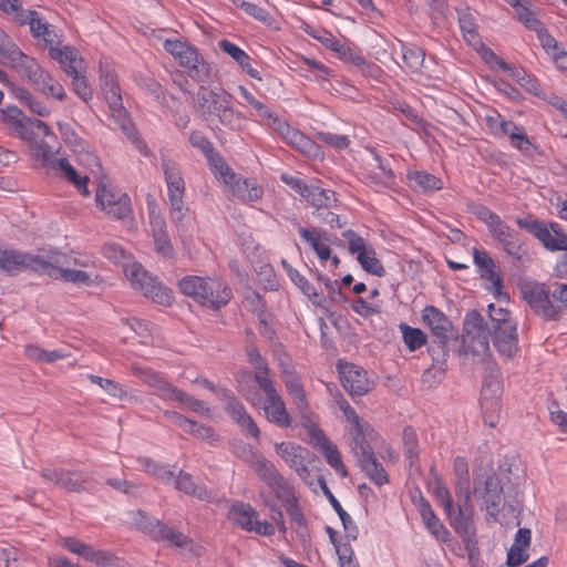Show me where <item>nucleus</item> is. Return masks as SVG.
Returning <instances> with one entry per match:
<instances>
[{
    "label": "nucleus",
    "mask_w": 567,
    "mask_h": 567,
    "mask_svg": "<svg viewBox=\"0 0 567 567\" xmlns=\"http://www.w3.org/2000/svg\"><path fill=\"white\" fill-rule=\"evenodd\" d=\"M39 269L53 279L79 286H91L97 279L93 256L82 252L65 254L50 251L44 258L37 259Z\"/></svg>",
    "instance_id": "f257e3e1"
},
{
    "label": "nucleus",
    "mask_w": 567,
    "mask_h": 567,
    "mask_svg": "<svg viewBox=\"0 0 567 567\" xmlns=\"http://www.w3.org/2000/svg\"><path fill=\"white\" fill-rule=\"evenodd\" d=\"M178 288L194 302L213 311L226 307L233 298L229 285L217 276L187 275L178 280Z\"/></svg>",
    "instance_id": "f03ea898"
},
{
    "label": "nucleus",
    "mask_w": 567,
    "mask_h": 567,
    "mask_svg": "<svg viewBox=\"0 0 567 567\" xmlns=\"http://www.w3.org/2000/svg\"><path fill=\"white\" fill-rule=\"evenodd\" d=\"M257 386L239 381V391L252 406L261 408L269 422L279 427H289L292 420L275 382L270 378L259 375Z\"/></svg>",
    "instance_id": "7ed1b4c3"
},
{
    "label": "nucleus",
    "mask_w": 567,
    "mask_h": 567,
    "mask_svg": "<svg viewBox=\"0 0 567 567\" xmlns=\"http://www.w3.org/2000/svg\"><path fill=\"white\" fill-rule=\"evenodd\" d=\"M0 12L17 24H29L32 37L43 41L49 54L62 45V30L44 22L37 11L24 10L21 2H0Z\"/></svg>",
    "instance_id": "20e7f679"
},
{
    "label": "nucleus",
    "mask_w": 567,
    "mask_h": 567,
    "mask_svg": "<svg viewBox=\"0 0 567 567\" xmlns=\"http://www.w3.org/2000/svg\"><path fill=\"white\" fill-rule=\"evenodd\" d=\"M100 86L109 106L110 116L120 128L126 131L130 125L128 114L123 105L121 89L113 62L107 58L100 60Z\"/></svg>",
    "instance_id": "39448f33"
},
{
    "label": "nucleus",
    "mask_w": 567,
    "mask_h": 567,
    "mask_svg": "<svg viewBox=\"0 0 567 567\" xmlns=\"http://www.w3.org/2000/svg\"><path fill=\"white\" fill-rule=\"evenodd\" d=\"M434 495L440 504L443 506L450 525L460 535H466L470 530V525L473 517V506L471 504V492H461L458 503L453 504L452 496L449 488L437 481L434 486Z\"/></svg>",
    "instance_id": "423d86ee"
},
{
    "label": "nucleus",
    "mask_w": 567,
    "mask_h": 567,
    "mask_svg": "<svg viewBox=\"0 0 567 567\" xmlns=\"http://www.w3.org/2000/svg\"><path fill=\"white\" fill-rule=\"evenodd\" d=\"M123 272L131 286L162 306H171L173 302L172 290L163 286L155 277L151 276L143 266L134 259L124 265Z\"/></svg>",
    "instance_id": "0eeeda50"
},
{
    "label": "nucleus",
    "mask_w": 567,
    "mask_h": 567,
    "mask_svg": "<svg viewBox=\"0 0 567 567\" xmlns=\"http://www.w3.org/2000/svg\"><path fill=\"white\" fill-rule=\"evenodd\" d=\"M476 216L486 225L492 237L502 246L503 250L508 256L516 260L522 259V243L515 229L487 207L481 206L476 210Z\"/></svg>",
    "instance_id": "6e6552de"
},
{
    "label": "nucleus",
    "mask_w": 567,
    "mask_h": 567,
    "mask_svg": "<svg viewBox=\"0 0 567 567\" xmlns=\"http://www.w3.org/2000/svg\"><path fill=\"white\" fill-rule=\"evenodd\" d=\"M516 224L532 234L547 251H567V233L559 223L518 218Z\"/></svg>",
    "instance_id": "1a4fd4ad"
},
{
    "label": "nucleus",
    "mask_w": 567,
    "mask_h": 567,
    "mask_svg": "<svg viewBox=\"0 0 567 567\" xmlns=\"http://www.w3.org/2000/svg\"><path fill=\"white\" fill-rule=\"evenodd\" d=\"M164 49L186 70L195 81L203 82L209 78V64L198 54L196 48L179 39L166 40Z\"/></svg>",
    "instance_id": "9d476101"
},
{
    "label": "nucleus",
    "mask_w": 567,
    "mask_h": 567,
    "mask_svg": "<svg viewBox=\"0 0 567 567\" xmlns=\"http://www.w3.org/2000/svg\"><path fill=\"white\" fill-rule=\"evenodd\" d=\"M162 167L167 186L169 217L173 223L178 224L188 212V207L184 202L185 181L178 165L174 161L163 157Z\"/></svg>",
    "instance_id": "9b49d317"
},
{
    "label": "nucleus",
    "mask_w": 567,
    "mask_h": 567,
    "mask_svg": "<svg viewBox=\"0 0 567 567\" xmlns=\"http://www.w3.org/2000/svg\"><path fill=\"white\" fill-rule=\"evenodd\" d=\"M473 493L482 502L487 515L496 519L503 502V487L498 476L492 470L476 474Z\"/></svg>",
    "instance_id": "f8f14e48"
},
{
    "label": "nucleus",
    "mask_w": 567,
    "mask_h": 567,
    "mask_svg": "<svg viewBox=\"0 0 567 567\" xmlns=\"http://www.w3.org/2000/svg\"><path fill=\"white\" fill-rule=\"evenodd\" d=\"M214 176L228 187L234 197L244 203H254L264 195L262 187L254 178H241L226 163Z\"/></svg>",
    "instance_id": "ddd939ff"
},
{
    "label": "nucleus",
    "mask_w": 567,
    "mask_h": 567,
    "mask_svg": "<svg viewBox=\"0 0 567 567\" xmlns=\"http://www.w3.org/2000/svg\"><path fill=\"white\" fill-rule=\"evenodd\" d=\"M0 55L7 66L30 84L34 82L37 76L43 70L37 59L24 54L14 43L11 42H3L0 44Z\"/></svg>",
    "instance_id": "4468645a"
},
{
    "label": "nucleus",
    "mask_w": 567,
    "mask_h": 567,
    "mask_svg": "<svg viewBox=\"0 0 567 567\" xmlns=\"http://www.w3.org/2000/svg\"><path fill=\"white\" fill-rule=\"evenodd\" d=\"M519 292L536 315L546 320H557V309L553 306L551 292L547 285L527 281L519 286Z\"/></svg>",
    "instance_id": "2eb2a0df"
},
{
    "label": "nucleus",
    "mask_w": 567,
    "mask_h": 567,
    "mask_svg": "<svg viewBox=\"0 0 567 567\" xmlns=\"http://www.w3.org/2000/svg\"><path fill=\"white\" fill-rule=\"evenodd\" d=\"M228 519L245 532H254L261 536H272L276 532L275 526L267 522L258 519V512L248 503L235 502L228 512Z\"/></svg>",
    "instance_id": "dca6fc26"
},
{
    "label": "nucleus",
    "mask_w": 567,
    "mask_h": 567,
    "mask_svg": "<svg viewBox=\"0 0 567 567\" xmlns=\"http://www.w3.org/2000/svg\"><path fill=\"white\" fill-rule=\"evenodd\" d=\"M348 241L349 252L355 255L361 267L369 274L383 277L385 269L377 258V252L371 244L355 231L348 229L342 234Z\"/></svg>",
    "instance_id": "f3484780"
},
{
    "label": "nucleus",
    "mask_w": 567,
    "mask_h": 567,
    "mask_svg": "<svg viewBox=\"0 0 567 567\" xmlns=\"http://www.w3.org/2000/svg\"><path fill=\"white\" fill-rule=\"evenodd\" d=\"M95 203L102 212L112 218L124 219L132 215V204L128 195L106 185L97 187Z\"/></svg>",
    "instance_id": "a211bd4d"
},
{
    "label": "nucleus",
    "mask_w": 567,
    "mask_h": 567,
    "mask_svg": "<svg viewBox=\"0 0 567 567\" xmlns=\"http://www.w3.org/2000/svg\"><path fill=\"white\" fill-rule=\"evenodd\" d=\"M474 264L483 280L487 282L486 289L493 293L498 301H508L509 297L504 290L503 277L496 269L494 259L485 250L473 249Z\"/></svg>",
    "instance_id": "6ab92c4d"
},
{
    "label": "nucleus",
    "mask_w": 567,
    "mask_h": 567,
    "mask_svg": "<svg viewBox=\"0 0 567 567\" xmlns=\"http://www.w3.org/2000/svg\"><path fill=\"white\" fill-rule=\"evenodd\" d=\"M514 13L517 19L529 30L537 34L540 45L545 52L551 58L557 54L563 47L557 40L551 37L548 31L544 28L543 22L536 17L529 8L523 4V2H512Z\"/></svg>",
    "instance_id": "aec40b11"
},
{
    "label": "nucleus",
    "mask_w": 567,
    "mask_h": 567,
    "mask_svg": "<svg viewBox=\"0 0 567 567\" xmlns=\"http://www.w3.org/2000/svg\"><path fill=\"white\" fill-rule=\"evenodd\" d=\"M231 102V95L220 87L200 86L196 94L195 111L203 118L218 115L227 104Z\"/></svg>",
    "instance_id": "412c9836"
},
{
    "label": "nucleus",
    "mask_w": 567,
    "mask_h": 567,
    "mask_svg": "<svg viewBox=\"0 0 567 567\" xmlns=\"http://www.w3.org/2000/svg\"><path fill=\"white\" fill-rule=\"evenodd\" d=\"M310 442L326 458L327 463L341 476H348V470L342 462L338 446L331 442L324 432L315 424L307 426Z\"/></svg>",
    "instance_id": "4be33fe9"
},
{
    "label": "nucleus",
    "mask_w": 567,
    "mask_h": 567,
    "mask_svg": "<svg viewBox=\"0 0 567 567\" xmlns=\"http://www.w3.org/2000/svg\"><path fill=\"white\" fill-rule=\"evenodd\" d=\"M143 520L137 523L138 528L156 542H166L169 546L186 547L190 539L182 532L167 526L159 519H147L142 512H138Z\"/></svg>",
    "instance_id": "5701e85b"
},
{
    "label": "nucleus",
    "mask_w": 567,
    "mask_h": 567,
    "mask_svg": "<svg viewBox=\"0 0 567 567\" xmlns=\"http://www.w3.org/2000/svg\"><path fill=\"white\" fill-rule=\"evenodd\" d=\"M338 371L342 386L353 395H364L369 393L374 383L368 378V373L361 367L349 363L339 362Z\"/></svg>",
    "instance_id": "b1692460"
},
{
    "label": "nucleus",
    "mask_w": 567,
    "mask_h": 567,
    "mask_svg": "<svg viewBox=\"0 0 567 567\" xmlns=\"http://www.w3.org/2000/svg\"><path fill=\"white\" fill-rule=\"evenodd\" d=\"M3 121L10 125L22 140H32L34 131L50 135L51 130L41 120L27 117L18 107L9 106L2 112Z\"/></svg>",
    "instance_id": "393cba45"
},
{
    "label": "nucleus",
    "mask_w": 567,
    "mask_h": 567,
    "mask_svg": "<svg viewBox=\"0 0 567 567\" xmlns=\"http://www.w3.org/2000/svg\"><path fill=\"white\" fill-rule=\"evenodd\" d=\"M277 455L298 476L307 481L310 477V471L307 466L310 452L307 447L293 442H281L275 445Z\"/></svg>",
    "instance_id": "a878e982"
},
{
    "label": "nucleus",
    "mask_w": 567,
    "mask_h": 567,
    "mask_svg": "<svg viewBox=\"0 0 567 567\" xmlns=\"http://www.w3.org/2000/svg\"><path fill=\"white\" fill-rule=\"evenodd\" d=\"M350 435V449L357 458L363 457L373 452L371 445L378 439V432L361 417L358 422H351L347 425Z\"/></svg>",
    "instance_id": "bb28decb"
},
{
    "label": "nucleus",
    "mask_w": 567,
    "mask_h": 567,
    "mask_svg": "<svg viewBox=\"0 0 567 567\" xmlns=\"http://www.w3.org/2000/svg\"><path fill=\"white\" fill-rule=\"evenodd\" d=\"M492 340L501 357L505 359H513L519 350L517 323L495 326L492 330Z\"/></svg>",
    "instance_id": "cd10ccee"
},
{
    "label": "nucleus",
    "mask_w": 567,
    "mask_h": 567,
    "mask_svg": "<svg viewBox=\"0 0 567 567\" xmlns=\"http://www.w3.org/2000/svg\"><path fill=\"white\" fill-rule=\"evenodd\" d=\"M132 370L145 384L153 388L161 399L165 401L174 400L179 389L168 382L163 374L138 365H133Z\"/></svg>",
    "instance_id": "c85d7f7f"
},
{
    "label": "nucleus",
    "mask_w": 567,
    "mask_h": 567,
    "mask_svg": "<svg viewBox=\"0 0 567 567\" xmlns=\"http://www.w3.org/2000/svg\"><path fill=\"white\" fill-rule=\"evenodd\" d=\"M243 458L267 486L281 475L272 462L250 446L245 449Z\"/></svg>",
    "instance_id": "c756f323"
},
{
    "label": "nucleus",
    "mask_w": 567,
    "mask_h": 567,
    "mask_svg": "<svg viewBox=\"0 0 567 567\" xmlns=\"http://www.w3.org/2000/svg\"><path fill=\"white\" fill-rule=\"evenodd\" d=\"M41 476L56 486L70 492H81L84 489L86 480L80 472H71L68 470L44 468Z\"/></svg>",
    "instance_id": "7c9ffc66"
},
{
    "label": "nucleus",
    "mask_w": 567,
    "mask_h": 567,
    "mask_svg": "<svg viewBox=\"0 0 567 567\" xmlns=\"http://www.w3.org/2000/svg\"><path fill=\"white\" fill-rule=\"evenodd\" d=\"M43 258L42 256L32 257L28 254L13 249L0 250V269L7 274L14 275L24 268L37 266V259Z\"/></svg>",
    "instance_id": "2f4dec72"
},
{
    "label": "nucleus",
    "mask_w": 567,
    "mask_h": 567,
    "mask_svg": "<svg viewBox=\"0 0 567 567\" xmlns=\"http://www.w3.org/2000/svg\"><path fill=\"white\" fill-rule=\"evenodd\" d=\"M226 412L231 419L250 436L259 439L260 431L250 414L246 411L244 404L234 395L226 398Z\"/></svg>",
    "instance_id": "473e14b6"
},
{
    "label": "nucleus",
    "mask_w": 567,
    "mask_h": 567,
    "mask_svg": "<svg viewBox=\"0 0 567 567\" xmlns=\"http://www.w3.org/2000/svg\"><path fill=\"white\" fill-rule=\"evenodd\" d=\"M49 55L60 64L68 75L82 72L84 69V61L80 52L72 45H60L58 49H52Z\"/></svg>",
    "instance_id": "72a5a7b5"
},
{
    "label": "nucleus",
    "mask_w": 567,
    "mask_h": 567,
    "mask_svg": "<svg viewBox=\"0 0 567 567\" xmlns=\"http://www.w3.org/2000/svg\"><path fill=\"white\" fill-rule=\"evenodd\" d=\"M52 171L56 172L61 177L75 186V188L83 195L89 196L90 190L87 187L89 177L80 175L76 169L71 165L68 158H55L49 166Z\"/></svg>",
    "instance_id": "f704fd0d"
},
{
    "label": "nucleus",
    "mask_w": 567,
    "mask_h": 567,
    "mask_svg": "<svg viewBox=\"0 0 567 567\" xmlns=\"http://www.w3.org/2000/svg\"><path fill=\"white\" fill-rule=\"evenodd\" d=\"M532 542V532L528 528H519L516 533L513 545L507 553L506 564L509 567H517L528 558V549Z\"/></svg>",
    "instance_id": "c9c22d12"
},
{
    "label": "nucleus",
    "mask_w": 567,
    "mask_h": 567,
    "mask_svg": "<svg viewBox=\"0 0 567 567\" xmlns=\"http://www.w3.org/2000/svg\"><path fill=\"white\" fill-rule=\"evenodd\" d=\"M417 511L425 527L433 537L439 542L447 543L450 540L451 533L434 513L430 503L422 499L417 505Z\"/></svg>",
    "instance_id": "e433bc0d"
},
{
    "label": "nucleus",
    "mask_w": 567,
    "mask_h": 567,
    "mask_svg": "<svg viewBox=\"0 0 567 567\" xmlns=\"http://www.w3.org/2000/svg\"><path fill=\"white\" fill-rule=\"evenodd\" d=\"M301 238L313 249L320 262H326L330 258V235L327 231L318 229L299 228Z\"/></svg>",
    "instance_id": "4c0bfd02"
},
{
    "label": "nucleus",
    "mask_w": 567,
    "mask_h": 567,
    "mask_svg": "<svg viewBox=\"0 0 567 567\" xmlns=\"http://www.w3.org/2000/svg\"><path fill=\"white\" fill-rule=\"evenodd\" d=\"M189 143L192 146L203 152L213 174L217 173L226 164L224 158L215 152L210 141L202 132H192L189 135Z\"/></svg>",
    "instance_id": "58836bf2"
},
{
    "label": "nucleus",
    "mask_w": 567,
    "mask_h": 567,
    "mask_svg": "<svg viewBox=\"0 0 567 567\" xmlns=\"http://www.w3.org/2000/svg\"><path fill=\"white\" fill-rule=\"evenodd\" d=\"M422 321L437 338H447L451 322L447 317L436 307L426 306L422 310Z\"/></svg>",
    "instance_id": "ea45409f"
},
{
    "label": "nucleus",
    "mask_w": 567,
    "mask_h": 567,
    "mask_svg": "<svg viewBox=\"0 0 567 567\" xmlns=\"http://www.w3.org/2000/svg\"><path fill=\"white\" fill-rule=\"evenodd\" d=\"M31 85L47 97H54L59 101H63L66 97V93L62 84L45 69L40 72Z\"/></svg>",
    "instance_id": "a19ab883"
},
{
    "label": "nucleus",
    "mask_w": 567,
    "mask_h": 567,
    "mask_svg": "<svg viewBox=\"0 0 567 567\" xmlns=\"http://www.w3.org/2000/svg\"><path fill=\"white\" fill-rule=\"evenodd\" d=\"M23 353L29 360L38 363H54L70 355L64 349L45 350L34 343L24 346Z\"/></svg>",
    "instance_id": "79ce46f5"
},
{
    "label": "nucleus",
    "mask_w": 567,
    "mask_h": 567,
    "mask_svg": "<svg viewBox=\"0 0 567 567\" xmlns=\"http://www.w3.org/2000/svg\"><path fill=\"white\" fill-rule=\"evenodd\" d=\"M359 465L364 474L378 486L389 483V475L381 463L377 460L374 452L358 458Z\"/></svg>",
    "instance_id": "37998d69"
},
{
    "label": "nucleus",
    "mask_w": 567,
    "mask_h": 567,
    "mask_svg": "<svg viewBox=\"0 0 567 567\" xmlns=\"http://www.w3.org/2000/svg\"><path fill=\"white\" fill-rule=\"evenodd\" d=\"M458 22L464 39L468 44L478 50L480 47H482V41L477 32L475 18L468 11V8H466V10H458Z\"/></svg>",
    "instance_id": "c03bdc74"
},
{
    "label": "nucleus",
    "mask_w": 567,
    "mask_h": 567,
    "mask_svg": "<svg viewBox=\"0 0 567 567\" xmlns=\"http://www.w3.org/2000/svg\"><path fill=\"white\" fill-rule=\"evenodd\" d=\"M498 68L503 71L507 72L513 79H515L522 86H524L527 91L534 93L535 95L539 94V83L535 76L527 73L522 68H513L506 61L498 60Z\"/></svg>",
    "instance_id": "a18cd8bd"
},
{
    "label": "nucleus",
    "mask_w": 567,
    "mask_h": 567,
    "mask_svg": "<svg viewBox=\"0 0 567 567\" xmlns=\"http://www.w3.org/2000/svg\"><path fill=\"white\" fill-rule=\"evenodd\" d=\"M282 266L293 284L297 285L315 305H320L323 300V296L317 291L316 287L298 270L293 269L286 260H282Z\"/></svg>",
    "instance_id": "49530a36"
},
{
    "label": "nucleus",
    "mask_w": 567,
    "mask_h": 567,
    "mask_svg": "<svg viewBox=\"0 0 567 567\" xmlns=\"http://www.w3.org/2000/svg\"><path fill=\"white\" fill-rule=\"evenodd\" d=\"M303 198L317 209L333 207L338 200L337 194L330 189L309 186Z\"/></svg>",
    "instance_id": "de8ad7c7"
},
{
    "label": "nucleus",
    "mask_w": 567,
    "mask_h": 567,
    "mask_svg": "<svg viewBox=\"0 0 567 567\" xmlns=\"http://www.w3.org/2000/svg\"><path fill=\"white\" fill-rule=\"evenodd\" d=\"M37 132H33L32 140H27L29 142V153L33 159L49 168L56 157L47 142L37 138Z\"/></svg>",
    "instance_id": "09e8293b"
},
{
    "label": "nucleus",
    "mask_w": 567,
    "mask_h": 567,
    "mask_svg": "<svg viewBox=\"0 0 567 567\" xmlns=\"http://www.w3.org/2000/svg\"><path fill=\"white\" fill-rule=\"evenodd\" d=\"M324 493L332 508L336 511L340 520L342 522L347 538L355 540L359 530L352 517L342 508L340 502L333 496V494L327 486H324Z\"/></svg>",
    "instance_id": "8fccbe9b"
},
{
    "label": "nucleus",
    "mask_w": 567,
    "mask_h": 567,
    "mask_svg": "<svg viewBox=\"0 0 567 567\" xmlns=\"http://www.w3.org/2000/svg\"><path fill=\"white\" fill-rule=\"evenodd\" d=\"M175 487L187 495L195 496L199 499H208L209 493L204 486L197 485L192 475L183 471L179 472L177 478L174 481Z\"/></svg>",
    "instance_id": "3c124183"
},
{
    "label": "nucleus",
    "mask_w": 567,
    "mask_h": 567,
    "mask_svg": "<svg viewBox=\"0 0 567 567\" xmlns=\"http://www.w3.org/2000/svg\"><path fill=\"white\" fill-rule=\"evenodd\" d=\"M408 178L423 192H434L443 188V181L440 177L423 171L409 172Z\"/></svg>",
    "instance_id": "603ef678"
},
{
    "label": "nucleus",
    "mask_w": 567,
    "mask_h": 567,
    "mask_svg": "<svg viewBox=\"0 0 567 567\" xmlns=\"http://www.w3.org/2000/svg\"><path fill=\"white\" fill-rule=\"evenodd\" d=\"M399 330L402 333V339L404 344L410 351H415L422 348L426 341V334L419 328H413L408 323L401 322L399 324Z\"/></svg>",
    "instance_id": "864d4df0"
},
{
    "label": "nucleus",
    "mask_w": 567,
    "mask_h": 567,
    "mask_svg": "<svg viewBox=\"0 0 567 567\" xmlns=\"http://www.w3.org/2000/svg\"><path fill=\"white\" fill-rule=\"evenodd\" d=\"M239 8L254 17L256 20L262 22L269 28L279 29L278 21L271 12L266 8L259 7L256 2H239Z\"/></svg>",
    "instance_id": "5fc2aeb1"
},
{
    "label": "nucleus",
    "mask_w": 567,
    "mask_h": 567,
    "mask_svg": "<svg viewBox=\"0 0 567 567\" xmlns=\"http://www.w3.org/2000/svg\"><path fill=\"white\" fill-rule=\"evenodd\" d=\"M481 406L483 411V421L491 427H494L499 420L501 402L497 398H487L485 392L482 394Z\"/></svg>",
    "instance_id": "6e6d98bb"
},
{
    "label": "nucleus",
    "mask_w": 567,
    "mask_h": 567,
    "mask_svg": "<svg viewBox=\"0 0 567 567\" xmlns=\"http://www.w3.org/2000/svg\"><path fill=\"white\" fill-rule=\"evenodd\" d=\"M268 487L274 492L282 506L297 501L293 487L282 475H280L278 480L272 482Z\"/></svg>",
    "instance_id": "4d7b16f0"
},
{
    "label": "nucleus",
    "mask_w": 567,
    "mask_h": 567,
    "mask_svg": "<svg viewBox=\"0 0 567 567\" xmlns=\"http://www.w3.org/2000/svg\"><path fill=\"white\" fill-rule=\"evenodd\" d=\"M268 487L274 492L282 506L297 501L293 487L282 475H280L278 480L272 482Z\"/></svg>",
    "instance_id": "13d9d810"
},
{
    "label": "nucleus",
    "mask_w": 567,
    "mask_h": 567,
    "mask_svg": "<svg viewBox=\"0 0 567 567\" xmlns=\"http://www.w3.org/2000/svg\"><path fill=\"white\" fill-rule=\"evenodd\" d=\"M290 146L309 157L316 158L323 155L321 147L300 131L293 138V142L290 144Z\"/></svg>",
    "instance_id": "bf43d9fd"
},
{
    "label": "nucleus",
    "mask_w": 567,
    "mask_h": 567,
    "mask_svg": "<svg viewBox=\"0 0 567 567\" xmlns=\"http://www.w3.org/2000/svg\"><path fill=\"white\" fill-rule=\"evenodd\" d=\"M453 471L457 477V482L455 485L456 496L461 494V492L470 491L468 486V464L465 457L456 456L453 461Z\"/></svg>",
    "instance_id": "052dcab7"
},
{
    "label": "nucleus",
    "mask_w": 567,
    "mask_h": 567,
    "mask_svg": "<svg viewBox=\"0 0 567 567\" xmlns=\"http://www.w3.org/2000/svg\"><path fill=\"white\" fill-rule=\"evenodd\" d=\"M307 33L319 41L324 48L331 50L337 55L340 53L342 48L344 47V42L339 41L332 33L326 30H316L313 28L307 30Z\"/></svg>",
    "instance_id": "680f3d73"
},
{
    "label": "nucleus",
    "mask_w": 567,
    "mask_h": 567,
    "mask_svg": "<svg viewBox=\"0 0 567 567\" xmlns=\"http://www.w3.org/2000/svg\"><path fill=\"white\" fill-rule=\"evenodd\" d=\"M175 401L181 403L183 406L187 408L192 412L209 416L210 409L205 404L204 401H200L194 396L188 395L183 390H178L177 394L174 398Z\"/></svg>",
    "instance_id": "e2e57ef3"
},
{
    "label": "nucleus",
    "mask_w": 567,
    "mask_h": 567,
    "mask_svg": "<svg viewBox=\"0 0 567 567\" xmlns=\"http://www.w3.org/2000/svg\"><path fill=\"white\" fill-rule=\"evenodd\" d=\"M105 258L120 265L124 269V265L133 260V257L126 254L125 249L115 243L105 244L102 248Z\"/></svg>",
    "instance_id": "0e129e2a"
},
{
    "label": "nucleus",
    "mask_w": 567,
    "mask_h": 567,
    "mask_svg": "<svg viewBox=\"0 0 567 567\" xmlns=\"http://www.w3.org/2000/svg\"><path fill=\"white\" fill-rule=\"evenodd\" d=\"M338 58L341 60H344L358 68H361L362 71H365V70L380 71L378 65L367 63L364 58L361 54L353 51L347 43L344 44V47L338 54Z\"/></svg>",
    "instance_id": "69168bd1"
},
{
    "label": "nucleus",
    "mask_w": 567,
    "mask_h": 567,
    "mask_svg": "<svg viewBox=\"0 0 567 567\" xmlns=\"http://www.w3.org/2000/svg\"><path fill=\"white\" fill-rule=\"evenodd\" d=\"M247 357L249 362L254 367V381L258 384V377L269 378V367L267 361L261 357L260 352L256 348L247 349Z\"/></svg>",
    "instance_id": "338daca9"
},
{
    "label": "nucleus",
    "mask_w": 567,
    "mask_h": 567,
    "mask_svg": "<svg viewBox=\"0 0 567 567\" xmlns=\"http://www.w3.org/2000/svg\"><path fill=\"white\" fill-rule=\"evenodd\" d=\"M84 559L101 567H112L115 565L116 557L110 550L95 549L90 545Z\"/></svg>",
    "instance_id": "774afa93"
}]
</instances>
